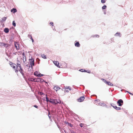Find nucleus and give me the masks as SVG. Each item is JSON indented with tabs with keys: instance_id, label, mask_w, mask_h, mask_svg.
<instances>
[{
	"instance_id": "46",
	"label": "nucleus",
	"mask_w": 133,
	"mask_h": 133,
	"mask_svg": "<svg viewBox=\"0 0 133 133\" xmlns=\"http://www.w3.org/2000/svg\"><path fill=\"white\" fill-rule=\"evenodd\" d=\"M110 105L111 106L113 107V106H114V105H115V104L114 103H110Z\"/></svg>"
},
{
	"instance_id": "34",
	"label": "nucleus",
	"mask_w": 133,
	"mask_h": 133,
	"mask_svg": "<svg viewBox=\"0 0 133 133\" xmlns=\"http://www.w3.org/2000/svg\"><path fill=\"white\" fill-rule=\"evenodd\" d=\"M107 0H101V3L102 4L105 3L106 2Z\"/></svg>"
},
{
	"instance_id": "31",
	"label": "nucleus",
	"mask_w": 133,
	"mask_h": 133,
	"mask_svg": "<svg viewBox=\"0 0 133 133\" xmlns=\"http://www.w3.org/2000/svg\"><path fill=\"white\" fill-rule=\"evenodd\" d=\"M17 65H16V68H17L18 67H21V63H17Z\"/></svg>"
},
{
	"instance_id": "35",
	"label": "nucleus",
	"mask_w": 133,
	"mask_h": 133,
	"mask_svg": "<svg viewBox=\"0 0 133 133\" xmlns=\"http://www.w3.org/2000/svg\"><path fill=\"white\" fill-rule=\"evenodd\" d=\"M65 89H68L69 90H71V88H70V86H68V87H66V88Z\"/></svg>"
},
{
	"instance_id": "11",
	"label": "nucleus",
	"mask_w": 133,
	"mask_h": 133,
	"mask_svg": "<svg viewBox=\"0 0 133 133\" xmlns=\"http://www.w3.org/2000/svg\"><path fill=\"white\" fill-rule=\"evenodd\" d=\"M64 123L68 125V126H69L71 127H73V125L71 123H69L67 121H65L64 122Z\"/></svg>"
},
{
	"instance_id": "64",
	"label": "nucleus",
	"mask_w": 133,
	"mask_h": 133,
	"mask_svg": "<svg viewBox=\"0 0 133 133\" xmlns=\"http://www.w3.org/2000/svg\"><path fill=\"white\" fill-rule=\"evenodd\" d=\"M65 91L66 92H69V91L67 90H65Z\"/></svg>"
},
{
	"instance_id": "45",
	"label": "nucleus",
	"mask_w": 133,
	"mask_h": 133,
	"mask_svg": "<svg viewBox=\"0 0 133 133\" xmlns=\"http://www.w3.org/2000/svg\"><path fill=\"white\" fill-rule=\"evenodd\" d=\"M33 106L37 109L38 108V106L36 105H34Z\"/></svg>"
},
{
	"instance_id": "62",
	"label": "nucleus",
	"mask_w": 133,
	"mask_h": 133,
	"mask_svg": "<svg viewBox=\"0 0 133 133\" xmlns=\"http://www.w3.org/2000/svg\"><path fill=\"white\" fill-rule=\"evenodd\" d=\"M23 71H19L20 72V73L22 74L23 73Z\"/></svg>"
},
{
	"instance_id": "27",
	"label": "nucleus",
	"mask_w": 133,
	"mask_h": 133,
	"mask_svg": "<svg viewBox=\"0 0 133 133\" xmlns=\"http://www.w3.org/2000/svg\"><path fill=\"white\" fill-rule=\"evenodd\" d=\"M107 8V6L105 5H104L102 7V10H104L106 9Z\"/></svg>"
},
{
	"instance_id": "44",
	"label": "nucleus",
	"mask_w": 133,
	"mask_h": 133,
	"mask_svg": "<svg viewBox=\"0 0 133 133\" xmlns=\"http://www.w3.org/2000/svg\"><path fill=\"white\" fill-rule=\"evenodd\" d=\"M105 106L107 108H111V107L110 106H108L106 104V105H105V106Z\"/></svg>"
},
{
	"instance_id": "52",
	"label": "nucleus",
	"mask_w": 133,
	"mask_h": 133,
	"mask_svg": "<svg viewBox=\"0 0 133 133\" xmlns=\"http://www.w3.org/2000/svg\"><path fill=\"white\" fill-rule=\"evenodd\" d=\"M3 46L5 47H6V44L5 43H3Z\"/></svg>"
},
{
	"instance_id": "15",
	"label": "nucleus",
	"mask_w": 133,
	"mask_h": 133,
	"mask_svg": "<svg viewBox=\"0 0 133 133\" xmlns=\"http://www.w3.org/2000/svg\"><path fill=\"white\" fill-rule=\"evenodd\" d=\"M28 80L30 81L36 82V78L32 77H30L28 78Z\"/></svg>"
},
{
	"instance_id": "9",
	"label": "nucleus",
	"mask_w": 133,
	"mask_h": 133,
	"mask_svg": "<svg viewBox=\"0 0 133 133\" xmlns=\"http://www.w3.org/2000/svg\"><path fill=\"white\" fill-rule=\"evenodd\" d=\"M7 17H4L0 20V23H3L4 22H5L7 19Z\"/></svg>"
},
{
	"instance_id": "20",
	"label": "nucleus",
	"mask_w": 133,
	"mask_h": 133,
	"mask_svg": "<svg viewBox=\"0 0 133 133\" xmlns=\"http://www.w3.org/2000/svg\"><path fill=\"white\" fill-rule=\"evenodd\" d=\"M113 108L117 110H121V107H117L116 105L115 106H113Z\"/></svg>"
},
{
	"instance_id": "59",
	"label": "nucleus",
	"mask_w": 133,
	"mask_h": 133,
	"mask_svg": "<svg viewBox=\"0 0 133 133\" xmlns=\"http://www.w3.org/2000/svg\"><path fill=\"white\" fill-rule=\"evenodd\" d=\"M45 97H44L42 98V100L44 101H45L46 100Z\"/></svg>"
},
{
	"instance_id": "47",
	"label": "nucleus",
	"mask_w": 133,
	"mask_h": 133,
	"mask_svg": "<svg viewBox=\"0 0 133 133\" xmlns=\"http://www.w3.org/2000/svg\"><path fill=\"white\" fill-rule=\"evenodd\" d=\"M126 92H127L129 94H130L132 95H133V94L131 93V92H130L129 91H126Z\"/></svg>"
},
{
	"instance_id": "8",
	"label": "nucleus",
	"mask_w": 133,
	"mask_h": 133,
	"mask_svg": "<svg viewBox=\"0 0 133 133\" xmlns=\"http://www.w3.org/2000/svg\"><path fill=\"white\" fill-rule=\"evenodd\" d=\"M10 65L11 67H12L13 69H15L16 64L14 63H13L11 61H9Z\"/></svg>"
},
{
	"instance_id": "1",
	"label": "nucleus",
	"mask_w": 133,
	"mask_h": 133,
	"mask_svg": "<svg viewBox=\"0 0 133 133\" xmlns=\"http://www.w3.org/2000/svg\"><path fill=\"white\" fill-rule=\"evenodd\" d=\"M29 61L30 65H31V66L32 65H34L35 59L34 58H32V57H31V58L29 59Z\"/></svg>"
},
{
	"instance_id": "49",
	"label": "nucleus",
	"mask_w": 133,
	"mask_h": 133,
	"mask_svg": "<svg viewBox=\"0 0 133 133\" xmlns=\"http://www.w3.org/2000/svg\"><path fill=\"white\" fill-rule=\"evenodd\" d=\"M6 46V47H9L10 46H11V45L10 44H7Z\"/></svg>"
},
{
	"instance_id": "10",
	"label": "nucleus",
	"mask_w": 133,
	"mask_h": 133,
	"mask_svg": "<svg viewBox=\"0 0 133 133\" xmlns=\"http://www.w3.org/2000/svg\"><path fill=\"white\" fill-rule=\"evenodd\" d=\"M53 63L58 68L60 67V66L59 65V63L58 61H54Z\"/></svg>"
},
{
	"instance_id": "26",
	"label": "nucleus",
	"mask_w": 133,
	"mask_h": 133,
	"mask_svg": "<svg viewBox=\"0 0 133 133\" xmlns=\"http://www.w3.org/2000/svg\"><path fill=\"white\" fill-rule=\"evenodd\" d=\"M38 72L37 71H36L34 72V75L36 77H38Z\"/></svg>"
},
{
	"instance_id": "16",
	"label": "nucleus",
	"mask_w": 133,
	"mask_h": 133,
	"mask_svg": "<svg viewBox=\"0 0 133 133\" xmlns=\"http://www.w3.org/2000/svg\"><path fill=\"white\" fill-rule=\"evenodd\" d=\"M17 45H18V47L17 46L16 44V42H15L14 43V45L15 47L16 48V49L17 50H18L20 48L19 45V44L18 43H17Z\"/></svg>"
},
{
	"instance_id": "39",
	"label": "nucleus",
	"mask_w": 133,
	"mask_h": 133,
	"mask_svg": "<svg viewBox=\"0 0 133 133\" xmlns=\"http://www.w3.org/2000/svg\"><path fill=\"white\" fill-rule=\"evenodd\" d=\"M23 58H25V61H24V59H23V62L24 63L26 61V57L25 56H25H24V57H23Z\"/></svg>"
},
{
	"instance_id": "37",
	"label": "nucleus",
	"mask_w": 133,
	"mask_h": 133,
	"mask_svg": "<svg viewBox=\"0 0 133 133\" xmlns=\"http://www.w3.org/2000/svg\"><path fill=\"white\" fill-rule=\"evenodd\" d=\"M40 95H45V94L42 92H39Z\"/></svg>"
},
{
	"instance_id": "42",
	"label": "nucleus",
	"mask_w": 133,
	"mask_h": 133,
	"mask_svg": "<svg viewBox=\"0 0 133 133\" xmlns=\"http://www.w3.org/2000/svg\"><path fill=\"white\" fill-rule=\"evenodd\" d=\"M101 80L105 83H106V82L107 81L103 78H102Z\"/></svg>"
},
{
	"instance_id": "6",
	"label": "nucleus",
	"mask_w": 133,
	"mask_h": 133,
	"mask_svg": "<svg viewBox=\"0 0 133 133\" xmlns=\"http://www.w3.org/2000/svg\"><path fill=\"white\" fill-rule=\"evenodd\" d=\"M79 71L81 72H86L89 74L91 73V71L90 70H86L84 69H81L79 70Z\"/></svg>"
},
{
	"instance_id": "17",
	"label": "nucleus",
	"mask_w": 133,
	"mask_h": 133,
	"mask_svg": "<svg viewBox=\"0 0 133 133\" xmlns=\"http://www.w3.org/2000/svg\"><path fill=\"white\" fill-rule=\"evenodd\" d=\"M105 83L108 85H110L111 86H112L114 85L112 83L109 81H107Z\"/></svg>"
},
{
	"instance_id": "29",
	"label": "nucleus",
	"mask_w": 133,
	"mask_h": 133,
	"mask_svg": "<svg viewBox=\"0 0 133 133\" xmlns=\"http://www.w3.org/2000/svg\"><path fill=\"white\" fill-rule=\"evenodd\" d=\"M36 61L38 64H39L40 63V59L38 58H37L36 59Z\"/></svg>"
},
{
	"instance_id": "4",
	"label": "nucleus",
	"mask_w": 133,
	"mask_h": 133,
	"mask_svg": "<svg viewBox=\"0 0 133 133\" xmlns=\"http://www.w3.org/2000/svg\"><path fill=\"white\" fill-rule=\"evenodd\" d=\"M36 82H40L41 83H42L43 82H44L46 83L45 84L46 85V84H48V83L42 78H38L37 79L36 78Z\"/></svg>"
},
{
	"instance_id": "30",
	"label": "nucleus",
	"mask_w": 133,
	"mask_h": 133,
	"mask_svg": "<svg viewBox=\"0 0 133 133\" xmlns=\"http://www.w3.org/2000/svg\"><path fill=\"white\" fill-rule=\"evenodd\" d=\"M41 56L44 59H46L47 58L46 56L44 54L42 55Z\"/></svg>"
},
{
	"instance_id": "41",
	"label": "nucleus",
	"mask_w": 133,
	"mask_h": 133,
	"mask_svg": "<svg viewBox=\"0 0 133 133\" xmlns=\"http://www.w3.org/2000/svg\"><path fill=\"white\" fill-rule=\"evenodd\" d=\"M55 123L57 125V126L58 127L59 129V128H60V127H59V125H58V124L57 122L56 121H55Z\"/></svg>"
},
{
	"instance_id": "55",
	"label": "nucleus",
	"mask_w": 133,
	"mask_h": 133,
	"mask_svg": "<svg viewBox=\"0 0 133 133\" xmlns=\"http://www.w3.org/2000/svg\"><path fill=\"white\" fill-rule=\"evenodd\" d=\"M30 39L32 41L33 43L34 42V40L32 38V37H31V38H30Z\"/></svg>"
},
{
	"instance_id": "3",
	"label": "nucleus",
	"mask_w": 133,
	"mask_h": 133,
	"mask_svg": "<svg viewBox=\"0 0 133 133\" xmlns=\"http://www.w3.org/2000/svg\"><path fill=\"white\" fill-rule=\"evenodd\" d=\"M117 103L119 106L121 107L123 104V101L122 99H119L117 102Z\"/></svg>"
},
{
	"instance_id": "38",
	"label": "nucleus",
	"mask_w": 133,
	"mask_h": 133,
	"mask_svg": "<svg viewBox=\"0 0 133 133\" xmlns=\"http://www.w3.org/2000/svg\"><path fill=\"white\" fill-rule=\"evenodd\" d=\"M84 124L82 123H80L79 124V126L81 127H83Z\"/></svg>"
},
{
	"instance_id": "48",
	"label": "nucleus",
	"mask_w": 133,
	"mask_h": 133,
	"mask_svg": "<svg viewBox=\"0 0 133 133\" xmlns=\"http://www.w3.org/2000/svg\"><path fill=\"white\" fill-rule=\"evenodd\" d=\"M52 26H54V23L53 22H50L49 23Z\"/></svg>"
},
{
	"instance_id": "22",
	"label": "nucleus",
	"mask_w": 133,
	"mask_h": 133,
	"mask_svg": "<svg viewBox=\"0 0 133 133\" xmlns=\"http://www.w3.org/2000/svg\"><path fill=\"white\" fill-rule=\"evenodd\" d=\"M71 113L73 115H74L75 116H76L77 117H78V118H79V116L76 114H75L72 111H71Z\"/></svg>"
},
{
	"instance_id": "12",
	"label": "nucleus",
	"mask_w": 133,
	"mask_h": 133,
	"mask_svg": "<svg viewBox=\"0 0 133 133\" xmlns=\"http://www.w3.org/2000/svg\"><path fill=\"white\" fill-rule=\"evenodd\" d=\"M61 88L57 85L55 86L54 87V89L55 90H56V91L59 90Z\"/></svg>"
},
{
	"instance_id": "23",
	"label": "nucleus",
	"mask_w": 133,
	"mask_h": 133,
	"mask_svg": "<svg viewBox=\"0 0 133 133\" xmlns=\"http://www.w3.org/2000/svg\"><path fill=\"white\" fill-rule=\"evenodd\" d=\"M91 37H98L99 38V36L98 35L96 34L95 35H92L91 36Z\"/></svg>"
},
{
	"instance_id": "54",
	"label": "nucleus",
	"mask_w": 133,
	"mask_h": 133,
	"mask_svg": "<svg viewBox=\"0 0 133 133\" xmlns=\"http://www.w3.org/2000/svg\"><path fill=\"white\" fill-rule=\"evenodd\" d=\"M28 37L30 38L31 37H32L31 35H28Z\"/></svg>"
},
{
	"instance_id": "60",
	"label": "nucleus",
	"mask_w": 133,
	"mask_h": 133,
	"mask_svg": "<svg viewBox=\"0 0 133 133\" xmlns=\"http://www.w3.org/2000/svg\"><path fill=\"white\" fill-rule=\"evenodd\" d=\"M22 55H23V57H24V56H25V54L24 52H23V53H22Z\"/></svg>"
},
{
	"instance_id": "32",
	"label": "nucleus",
	"mask_w": 133,
	"mask_h": 133,
	"mask_svg": "<svg viewBox=\"0 0 133 133\" xmlns=\"http://www.w3.org/2000/svg\"><path fill=\"white\" fill-rule=\"evenodd\" d=\"M12 25L14 26V27L16 26V23L15 22V21H14L12 22Z\"/></svg>"
},
{
	"instance_id": "43",
	"label": "nucleus",
	"mask_w": 133,
	"mask_h": 133,
	"mask_svg": "<svg viewBox=\"0 0 133 133\" xmlns=\"http://www.w3.org/2000/svg\"><path fill=\"white\" fill-rule=\"evenodd\" d=\"M13 41V40H11L10 39V41H9V43L10 44H12V42Z\"/></svg>"
},
{
	"instance_id": "63",
	"label": "nucleus",
	"mask_w": 133,
	"mask_h": 133,
	"mask_svg": "<svg viewBox=\"0 0 133 133\" xmlns=\"http://www.w3.org/2000/svg\"><path fill=\"white\" fill-rule=\"evenodd\" d=\"M3 44V43L0 42V46H2Z\"/></svg>"
},
{
	"instance_id": "5",
	"label": "nucleus",
	"mask_w": 133,
	"mask_h": 133,
	"mask_svg": "<svg viewBox=\"0 0 133 133\" xmlns=\"http://www.w3.org/2000/svg\"><path fill=\"white\" fill-rule=\"evenodd\" d=\"M84 99L85 97L84 96H82L78 98L77 99V101L78 102H82Z\"/></svg>"
},
{
	"instance_id": "14",
	"label": "nucleus",
	"mask_w": 133,
	"mask_h": 133,
	"mask_svg": "<svg viewBox=\"0 0 133 133\" xmlns=\"http://www.w3.org/2000/svg\"><path fill=\"white\" fill-rule=\"evenodd\" d=\"M17 10L16 9V8H13L11 10V12L13 13V14L17 12Z\"/></svg>"
},
{
	"instance_id": "58",
	"label": "nucleus",
	"mask_w": 133,
	"mask_h": 133,
	"mask_svg": "<svg viewBox=\"0 0 133 133\" xmlns=\"http://www.w3.org/2000/svg\"><path fill=\"white\" fill-rule=\"evenodd\" d=\"M22 76H23V78H24V79H25V76H24V73H23V74H22Z\"/></svg>"
},
{
	"instance_id": "57",
	"label": "nucleus",
	"mask_w": 133,
	"mask_h": 133,
	"mask_svg": "<svg viewBox=\"0 0 133 133\" xmlns=\"http://www.w3.org/2000/svg\"><path fill=\"white\" fill-rule=\"evenodd\" d=\"M19 68H20V69L19 70V71H23L22 68L21 66V67H20Z\"/></svg>"
},
{
	"instance_id": "19",
	"label": "nucleus",
	"mask_w": 133,
	"mask_h": 133,
	"mask_svg": "<svg viewBox=\"0 0 133 133\" xmlns=\"http://www.w3.org/2000/svg\"><path fill=\"white\" fill-rule=\"evenodd\" d=\"M46 96L45 98H46V101L47 102H49L50 103L51 102L50 101H51V100H50V98L49 99L48 98V97L47 96V94H46L45 95Z\"/></svg>"
},
{
	"instance_id": "7",
	"label": "nucleus",
	"mask_w": 133,
	"mask_h": 133,
	"mask_svg": "<svg viewBox=\"0 0 133 133\" xmlns=\"http://www.w3.org/2000/svg\"><path fill=\"white\" fill-rule=\"evenodd\" d=\"M75 45L76 47H80L81 45L78 41H76L74 42Z\"/></svg>"
},
{
	"instance_id": "61",
	"label": "nucleus",
	"mask_w": 133,
	"mask_h": 133,
	"mask_svg": "<svg viewBox=\"0 0 133 133\" xmlns=\"http://www.w3.org/2000/svg\"><path fill=\"white\" fill-rule=\"evenodd\" d=\"M15 29V28L13 26H11L10 28V29Z\"/></svg>"
},
{
	"instance_id": "18",
	"label": "nucleus",
	"mask_w": 133,
	"mask_h": 133,
	"mask_svg": "<svg viewBox=\"0 0 133 133\" xmlns=\"http://www.w3.org/2000/svg\"><path fill=\"white\" fill-rule=\"evenodd\" d=\"M15 38V35L14 33H12L10 35V39L11 40H13Z\"/></svg>"
},
{
	"instance_id": "36",
	"label": "nucleus",
	"mask_w": 133,
	"mask_h": 133,
	"mask_svg": "<svg viewBox=\"0 0 133 133\" xmlns=\"http://www.w3.org/2000/svg\"><path fill=\"white\" fill-rule=\"evenodd\" d=\"M69 130L71 133H75L76 132L75 131H74V130H73L71 129H69Z\"/></svg>"
},
{
	"instance_id": "13",
	"label": "nucleus",
	"mask_w": 133,
	"mask_h": 133,
	"mask_svg": "<svg viewBox=\"0 0 133 133\" xmlns=\"http://www.w3.org/2000/svg\"><path fill=\"white\" fill-rule=\"evenodd\" d=\"M9 29L8 28H5L4 29V31L6 34L8 33Z\"/></svg>"
},
{
	"instance_id": "40",
	"label": "nucleus",
	"mask_w": 133,
	"mask_h": 133,
	"mask_svg": "<svg viewBox=\"0 0 133 133\" xmlns=\"http://www.w3.org/2000/svg\"><path fill=\"white\" fill-rule=\"evenodd\" d=\"M55 123L57 125V126L58 127L59 129V128H60V127H59V125H58V124L57 122L56 121H55Z\"/></svg>"
},
{
	"instance_id": "24",
	"label": "nucleus",
	"mask_w": 133,
	"mask_h": 133,
	"mask_svg": "<svg viewBox=\"0 0 133 133\" xmlns=\"http://www.w3.org/2000/svg\"><path fill=\"white\" fill-rule=\"evenodd\" d=\"M57 104H62L63 103V102H62V101L61 100H59V99H57Z\"/></svg>"
},
{
	"instance_id": "21",
	"label": "nucleus",
	"mask_w": 133,
	"mask_h": 133,
	"mask_svg": "<svg viewBox=\"0 0 133 133\" xmlns=\"http://www.w3.org/2000/svg\"><path fill=\"white\" fill-rule=\"evenodd\" d=\"M96 105H97L98 104L99 105L101 106H104L106 105V104L104 103H96Z\"/></svg>"
},
{
	"instance_id": "51",
	"label": "nucleus",
	"mask_w": 133,
	"mask_h": 133,
	"mask_svg": "<svg viewBox=\"0 0 133 133\" xmlns=\"http://www.w3.org/2000/svg\"><path fill=\"white\" fill-rule=\"evenodd\" d=\"M95 101H97L98 102H99L100 101V100L99 99H97L94 100Z\"/></svg>"
},
{
	"instance_id": "50",
	"label": "nucleus",
	"mask_w": 133,
	"mask_h": 133,
	"mask_svg": "<svg viewBox=\"0 0 133 133\" xmlns=\"http://www.w3.org/2000/svg\"><path fill=\"white\" fill-rule=\"evenodd\" d=\"M64 65H65V68H66L67 67V64L66 63L64 62Z\"/></svg>"
},
{
	"instance_id": "2",
	"label": "nucleus",
	"mask_w": 133,
	"mask_h": 133,
	"mask_svg": "<svg viewBox=\"0 0 133 133\" xmlns=\"http://www.w3.org/2000/svg\"><path fill=\"white\" fill-rule=\"evenodd\" d=\"M50 100H51V101H50L51 103L54 105L57 104V99L50 98Z\"/></svg>"
},
{
	"instance_id": "25",
	"label": "nucleus",
	"mask_w": 133,
	"mask_h": 133,
	"mask_svg": "<svg viewBox=\"0 0 133 133\" xmlns=\"http://www.w3.org/2000/svg\"><path fill=\"white\" fill-rule=\"evenodd\" d=\"M48 117L49 118V119H50V121L52 122V120L51 118V115H50V113L49 112H48Z\"/></svg>"
},
{
	"instance_id": "53",
	"label": "nucleus",
	"mask_w": 133,
	"mask_h": 133,
	"mask_svg": "<svg viewBox=\"0 0 133 133\" xmlns=\"http://www.w3.org/2000/svg\"><path fill=\"white\" fill-rule=\"evenodd\" d=\"M15 72L16 73H17L18 71V70H17V68H15Z\"/></svg>"
},
{
	"instance_id": "56",
	"label": "nucleus",
	"mask_w": 133,
	"mask_h": 133,
	"mask_svg": "<svg viewBox=\"0 0 133 133\" xmlns=\"http://www.w3.org/2000/svg\"><path fill=\"white\" fill-rule=\"evenodd\" d=\"M34 65H32L31 66V65H30V66H29V69L30 67L31 68V69H33V66H34Z\"/></svg>"
},
{
	"instance_id": "33",
	"label": "nucleus",
	"mask_w": 133,
	"mask_h": 133,
	"mask_svg": "<svg viewBox=\"0 0 133 133\" xmlns=\"http://www.w3.org/2000/svg\"><path fill=\"white\" fill-rule=\"evenodd\" d=\"M38 75V77H42V76H43L44 75L42 74H41L40 73H39Z\"/></svg>"
},
{
	"instance_id": "28",
	"label": "nucleus",
	"mask_w": 133,
	"mask_h": 133,
	"mask_svg": "<svg viewBox=\"0 0 133 133\" xmlns=\"http://www.w3.org/2000/svg\"><path fill=\"white\" fill-rule=\"evenodd\" d=\"M121 34L119 32H117L115 35V36H121Z\"/></svg>"
}]
</instances>
